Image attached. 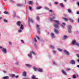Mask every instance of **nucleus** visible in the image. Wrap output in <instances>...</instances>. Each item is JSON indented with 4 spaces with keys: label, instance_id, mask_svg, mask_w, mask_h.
Masks as SVG:
<instances>
[{
    "label": "nucleus",
    "instance_id": "1",
    "mask_svg": "<svg viewBox=\"0 0 79 79\" xmlns=\"http://www.w3.org/2000/svg\"><path fill=\"white\" fill-rule=\"evenodd\" d=\"M33 54V55H35V53L33 52V51H31L29 54H28L27 55L28 56H29L31 58H32V54Z\"/></svg>",
    "mask_w": 79,
    "mask_h": 79
},
{
    "label": "nucleus",
    "instance_id": "2",
    "mask_svg": "<svg viewBox=\"0 0 79 79\" xmlns=\"http://www.w3.org/2000/svg\"><path fill=\"white\" fill-rule=\"evenodd\" d=\"M31 22V23H33L34 22V21L33 20V19H30L28 18V26L31 27V26L30 25V22Z\"/></svg>",
    "mask_w": 79,
    "mask_h": 79
},
{
    "label": "nucleus",
    "instance_id": "3",
    "mask_svg": "<svg viewBox=\"0 0 79 79\" xmlns=\"http://www.w3.org/2000/svg\"><path fill=\"white\" fill-rule=\"evenodd\" d=\"M68 28V31L69 32V33H71V28H72V27L71 25H68L67 27Z\"/></svg>",
    "mask_w": 79,
    "mask_h": 79
},
{
    "label": "nucleus",
    "instance_id": "4",
    "mask_svg": "<svg viewBox=\"0 0 79 79\" xmlns=\"http://www.w3.org/2000/svg\"><path fill=\"white\" fill-rule=\"evenodd\" d=\"M20 29H19L18 30V32H22V30H23V25L21 24V27H20Z\"/></svg>",
    "mask_w": 79,
    "mask_h": 79
},
{
    "label": "nucleus",
    "instance_id": "5",
    "mask_svg": "<svg viewBox=\"0 0 79 79\" xmlns=\"http://www.w3.org/2000/svg\"><path fill=\"white\" fill-rule=\"evenodd\" d=\"M1 50H2V52H3L5 54H6V49L4 48H2L1 49Z\"/></svg>",
    "mask_w": 79,
    "mask_h": 79
},
{
    "label": "nucleus",
    "instance_id": "6",
    "mask_svg": "<svg viewBox=\"0 0 79 79\" xmlns=\"http://www.w3.org/2000/svg\"><path fill=\"white\" fill-rule=\"evenodd\" d=\"M63 52L65 54H66L67 55H69V53L67 50H66L64 49L63 50Z\"/></svg>",
    "mask_w": 79,
    "mask_h": 79
},
{
    "label": "nucleus",
    "instance_id": "7",
    "mask_svg": "<svg viewBox=\"0 0 79 79\" xmlns=\"http://www.w3.org/2000/svg\"><path fill=\"white\" fill-rule=\"evenodd\" d=\"M70 63L72 64H74L76 63V61L73 60H71L70 61Z\"/></svg>",
    "mask_w": 79,
    "mask_h": 79
},
{
    "label": "nucleus",
    "instance_id": "8",
    "mask_svg": "<svg viewBox=\"0 0 79 79\" xmlns=\"http://www.w3.org/2000/svg\"><path fill=\"white\" fill-rule=\"evenodd\" d=\"M55 18V17L53 16L52 18H50L49 19V20L50 21H53V19Z\"/></svg>",
    "mask_w": 79,
    "mask_h": 79
},
{
    "label": "nucleus",
    "instance_id": "9",
    "mask_svg": "<svg viewBox=\"0 0 79 79\" xmlns=\"http://www.w3.org/2000/svg\"><path fill=\"white\" fill-rule=\"evenodd\" d=\"M36 28L38 30V33H40V31H39L40 30V27H39V25H37Z\"/></svg>",
    "mask_w": 79,
    "mask_h": 79
},
{
    "label": "nucleus",
    "instance_id": "10",
    "mask_svg": "<svg viewBox=\"0 0 79 79\" xmlns=\"http://www.w3.org/2000/svg\"><path fill=\"white\" fill-rule=\"evenodd\" d=\"M51 36L52 38H55V36L54 33H51Z\"/></svg>",
    "mask_w": 79,
    "mask_h": 79
},
{
    "label": "nucleus",
    "instance_id": "11",
    "mask_svg": "<svg viewBox=\"0 0 79 79\" xmlns=\"http://www.w3.org/2000/svg\"><path fill=\"white\" fill-rule=\"evenodd\" d=\"M54 31L56 34H58V33H59V31L56 29H54Z\"/></svg>",
    "mask_w": 79,
    "mask_h": 79
},
{
    "label": "nucleus",
    "instance_id": "12",
    "mask_svg": "<svg viewBox=\"0 0 79 79\" xmlns=\"http://www.w3.org/2000/svg\"><path fill=\"white\" fill-rule=\"evenodd\" d=\"M20 24H21V22L20 21H18L17 23V25L18 26H20Z\"/></svg>",
    "mask_w": 79,
    "mask_h": 79
},
{
    "label": "nucleus",
    "instance_id": "13",
    "mask_svg": "<svg viewBox=\"0 0 79 79\" xmlns=\"http://www.w3.org/2000/svg\"><path fill=\"white\" fill-rule=\"evenodd\" d=\"M68 36L66 35H64L63 37V40H65L67 38Z\"/></svg>",
    "mask_w": 79,
    "mask_h": 79
},
{
    "label": "nucleus",
    "instance_id": "14",
    "mask_svg": "<svg viewBox=\"0 0 79 79\" xmlns=\"http://www.w3.org/2000/svg\"><path fill=\"white\" fill-rule=\"evenodd\" d=\"M54 26L55 27L58 29V24H54Z\"/></svg>",
    "mask_w": 79,
    "mask_h": 79
},
{
    "label": "nucleus",
    "instance_id": "15",
    "mask_svg": "<svg viewBox=\"0 0 79 79\" xmlns=\"http://www.w3.org/2000/svg\"><path fill=\"white\" fill-rule=\"evenodd\" d=\"M27 73L26 72L24 71L23 72L22 74L23 76H26Z\"/></svg>",
    "mask_w": 79,
    "mask_h": 79
},
{
    "label": "nucleus",
    "instance_id": "16",
    "mask_svg": "<svg viewBox=\"0 0 79 79\" xmlns=\"http://www.w3.org/2000/svg\"><path fill=\"white\" fill-rule=\"evenodd\" d=\"M61 71L62 74H64V75H66L67 74L66 72H65V71L63 70H62Z\"/></svg>",
    "mask_w": 79,
    "mask_h": 79
},
{
    "label": "nucleus",
    "instance_id": "17",
    "mask_svg": "<svg viewBox=\"0 0 79 79\" xmlns=\"http://www.w3.org/2000/svg\"><path fill=\"white\" fill-rule=\"evenodd\" d=\"M16 5L17 6H23V4H17Z\"/></svg>",
    "mask_w": 79,
    "mask_h": 79
},
{
    "label": "nucleus",
    "instance_id": "18",
    "mask_svg": "<svg viewBox=\"0 0 79 79\" xmlns=\"http://www.w3.org/2000/svg\"><path fill=\"white\" fill-rule=\"evenodd\" d=\"M3 79H9V77L8 76H5L2 77Z\"/></svg>",
    "mask_w": 79,
    "mask_h": 79
},
{
    "label": "nucleus",
    "instance_id": "19",
    "mask_svg": "<svg viewBox=\"0 0 79 79\" xmlns=\"http://www.w3.org/2000/svg\"><path fill=\"white\" fill-rule=\"evenodd\" d=\"M76 41L75 40H73L72 43V44L73 45H76Z\"/></svg>",
    "mask_w": 79,
    "mask_h": 79
},
{
    "label": "nucleus",
    "instance_id": "20",
    "mask_svg": "<svg viewBox=\"0 0 79 79\" xmlns=\"http://www.w3.org/2000/svg\"><path fill=\"white\" fill-rule=\"evenodd\" d=\"M25 65L27 67H28V68H30L31 67V65L30 64H25Z\"/></svg>",
    "mask_w": 79,
    "mask_h": 79
},
{
    "label": "nucleus",
    "instance_id": "21",
    "mask_svg": "<svg viewBox=\"0 0 79 79\" xmlns=\"http://www.w3.org/2000/svg\"><path fill=\"white\" fill-rule=\"evenodd\" d=\"M54 21L55 23H56L57 24H59V23L60 22H59V21L57 20H54Z\"/></svg>",
    "mask_w": 79,
    "mask_h": 79
},
{
    "label": "nucleus",
    "instance_id": "22",
    "mask_svg": "<svg viewBox=\"0 0 79 79\" xmlns=\"http://www.w3.org/2000/svg\"><path fill=\"white\" fill-rule=\"evenodd\" d=\"M68 11L69 13H72V11L71 10V9H68Z\"/></svg>",
    "mask_w": 79,
    "mask_h": 79
},
{
    "label": "nucleus",
    "instance_id": "23",
    "mask_svg": "<svg viewBox=\"0 0 79 79\" xmlns=\"http://www.w3.org/2000/svg\"><path fill=\"white\" fill-rule=\"evenodd\" d=\"M33 69H34V71H37V69L35 67H33Z\"/></svg>",
    "mask_w": 79,
    "mask_h": 79
},
{
    "label": "nucleus",
    "instance_id": "24",
    "mask_svg": "<svg viewBox=\"0 0 79 79\" xmlns=\"http://www.w3.org/2000/svg\"><path fill=\"white\" fill-rule=\"evenodd\" d=\"M31 78L32 79H36L35 77V76H34V75H33L31 77Z\"/></svg>",
    "mask_w": 79,
    "mask_h": 79
},
{
    "label": "nucleus",
    "instance_id": "25",
    "mask_svg": "<svg viewBox=\"0 0 79 79\" xmlns=\"http://www.w3.org/2000/svg\"><path fill=\"white\" fill-rule=\"evenodd\" d=\"M38 71L39 72H42V69H39Z\"/></svg>",
    "mask_w": 79,
    "mask_h": 79
},
{
    "label": "nucleus",
    "instance_id": "26",
    "mask_svg": "<svg viewBox=\"0 0 79 79\" xmlns=\"http://www.w3.org/2000/svg\"><path fill=\"white\" fill-rule=\"evenodd\" d=\"M69 21L70 22H71V23H73V20L71 18L69 19Z\"/></svg>",
    "mask_w": 79,
    "mask_h": 79
},
{
    "label": "nucleus",
    "instance_id": "27",
    "mask_svg": "<svg viewBox=\"0 0 79 79\" xmlns=\"http://www.w3.org/2000/svg\"><path fill=\"white\" fill-rule=\"evenodd\" d=\"M41 8H42L41 6H39V7H36V9L37 10H39L40 9H41Z\"/></svg>",
    "mask_w": 79,
    "mask_h": 79
},
{
    "label": "nucleus",
    "instance_id": "28",
    "mask_svg": "<svg viewBox=\"0 0 79 79\" xmlns=\"http://www.w3.org/2000/svg\"><path fill=\"white\" fill-rule=\"evenodd\" d=\"M29 4H30V5H32V1H29Z\"/></svg>",
    "mask_w": 79,
    "mask_h": 79
},
{
    "label": "nucleus",
    "instance_id": "29",
    "mask_svg": "<svg viewBox=\"0 0 79 79\" xmlns=\"http://www.w3.org/2000/svg\"><path fill=\"white\" fill-rule=\"evenodd\" d=\"M3 21L4 22V23H7L8 22V21H7V20H6L5 19H3Z\"/></svg>",
    "mask_w": 79,
    "mask_h": 79
},
{
    "label": "nucleus",
    "instance_id": "30",
    "mask_svg": "<svg viewBox=\"0 0 79 79\" xmlns=\"http://www.w3.org/2000/svg\"><path fill=\"white\" fill-rule=\"evenodd\" d=\"M58 50L59 52H62V49L58 48Z\"/></svg>",
    "mask_w": 79,
    "mask_h": 79
},
{
    "label": "nucleus",
    "instance_id": "31",
    "mask_svg": "<svg viewBox=\"0 0 79 79\" xmlns=\"http://www.w3.org/2000/svg\"><path fill=\"white\" fill-rule=\"evenodd\" d=\"M53 64H54L55 65H58V64L57 63H56L55 62H53Z\"/></svg>",
    "mask_w": 79,
    "mask_h": 79
},
{
    "label": "nucleus",
    "instance_id": "32",
    "mask_svg": "<svg viewBox=\"0 0 79 79\" xmlns=\"http://www.w3.org/2000/svg\"><path fill=\"white\" fill-rule=\"evenodd\" d=\"M60 6H61L62 7H63L64 6H63V3H60Z\"/></svg>",
    "mask_w": 79,
    "mask_h": 79
},
{
    "label": "nucleus",
    "instance_id": "33",
    "mask_svg": "<svg viewBox=\"0 0 79 79\" xmlns=\"http://www.w3.org/2000/svg\"><path fill=\"white\" fill-rule=\"evenodd\" d=\"M45 9L46 10H49V8H48V7H46V6L45 7Z\"/></svg>",
    "mask_w": 79,
    "mask_h": 79
},
{
    "label": "nucleus",
    "instance_id": "34",
    "mask_svg": "<svg viewBox=\"0 0 79 79\" xmlns=\"http://www.w3.org/2000/svg\"><path fill=\"white\" fill-rule=\"evenodd\" d=\"M36 19L37 20H38V21H39V19H40V18L39 17H37Z\"/></svg>",
    "mask_w": 79,
    "mask_h": 79
},
{
    "label": "nucleus",
    "instance_id": "35",
    "mask_svg": "<svg viewBox=\"0 0 79 79\" xmlns=\"http://www.w3.org/2000/svg\"><path fill=\"white\" fill-rule=\"evenodd\" d=\"M51 47L52 48V49H54L55 48V47H54V46L53 45H51Z\"/></svg>",
    "mask_w": 79,
    "mask_h": 79
},
{
    "label": "nucleus",
    "instance_id": "36",
    "mask_svg": "<svg viewBox=\"0 0 79 79\" xmlns=\"http://www.w3.org/2000/svg\"><path fill=\"white\" fill-rule=\"evenodd\" d=\"M75 45H77V46H79V44L78 43H76L75 44Z\"/></svg>",
    "mask_w": 79,
    "mask_h": 79
},
{
    "label": "nucleus",
    "instance_id": "37",
    "mask_svg": "<svg viewBox=\"0 0 79 79\" xmlns=\"http://www.w3.org/2000/svg\"><path fill=\"white\" fill-rule=\"evenodd\" d=\"M29 10L30 11H32V7H31L29 6Z\"/></svg>",
    "mask_w": 79,
    "mask_h": 79
},
{
    "label": "nucleus",
    "instance_id": "38",
    "mask_svg": "<svg viewBox=\"0 0 79 79\" xmlns=\"http://www.w3.org/2000/svg\"><path fill=\"white\" fill-rule=\"evenodd\" d=\"M34 42H36L37 41V40H36V38H34Z\"/></svg>",
    "mask_w": 79,
    "mask_h": 79
},
{
    "label": "nucleus",
    "instance_id": "39",
    "mask_svg": "<svg viewBox=\"0 0 79 79\" xmlns=\"http://www.w3.org/2000/svg\"><path fill=\"white\" fill-rule=\"evenodd\" d=\"M64 19L65 20V21H68V19L66 18H64Z\"/></svg>",
    "mask_w": 79,
    "mask_h": 79
},
{
    "label": "nucleus",
    "instance_id": "40",
    "mask_svg": "<svg viewBox=\"0 0 79 79\" xmlns=\"http://www.w3.org/2000/svg\"><path fill=\"white\" fill-rule=\"evenodd\" d=\"M36 38H37V39H38V40H39V39H40L39 37H38V36H36Z\"/></svg>",
    "mask_w": 79,
    "mask_h": 79
},
{
    "label": "nucleus",
    "instance_id": "41",
    "mask_svg": "<svg viewBox=\"0 0 79 79\" xmlns=\"http://www.w3.org/2000/svg\"><path fill=\"white\" fill-rule=\"evenodd\" d=\"M18 63H19V62L17 61H16V62H15V64H16L17 65H18Z\"/></svg>",
    "mask_w": 79,
    "mask_h": 79
},
{
    "label": "nucleus",
    "instance_id": "42",
    "mask_svg": "<svg viewBox=\"0 0 79 79\" xmlns=\"http://www.w3.org/2000/svg\"><path fill=\"white\" fill-rule=\"evenodd\" d=\"M11 76L12 77H15V74L12 75Z\"/></svg>",
    "mask_w": 79,
    "mask_h": 79
},
{
    "label": "nucleus",
    "instance_id": "43",
    "mask_svg": "<svg viewBox=\"0 0 79 79\" xmlns=\"http://www.w3.org/2000/svg\"><path fill=\"white\" fill-rule=\"evenodd\" d=\"M9 45H11L12 44V43L11 41H9Z\"/></svg>",
    "mask_w": 79,
    "mask_h": 79
},
{
    "label": "nucleus",
    "instance_id": "44",
    "mask_svg": "<svg viewBox=\"0 0 79 79\" xmlns=\"http://www.w3.org/2000/svg\"><path fill=\"white\" fill-rule=\"evenodd\" d=\"M76 75H74L73 76V78H74V79H75V78H76Z\"/></svg>",
    "mask_w": 79,
    "mask_h": 79
},
{
    "label": "nucleus",
    "instance_id": "45",
    "mask_svg": "<svg viewBox=\"0 0 79 79\" xmlns=\"http://www.w3.org/2000/svg\"><path fill=\"white\" fill-rule=\"evenodd\" d=\"M54 3L56 5H57V4H58V2H54Z\"/></svg>",
    "mask_w": 79,
    "mask_h": 79
},
{
    "label": "nucleus",
    "instance_id": "46",
    "mask_svg": "<svg viewBox=\"0 0 79 79\" xmlns=\"http://www.w3.org/2000/svg\"><path fill=\"white\" fill-rule=\"evenodd\" d=\"M49 12L50 13H52V12H53V11L52 10H50L49 11Z\"/></svg>",
    "mask_w": 79,
    "mask_h": 79
},
{
    "label": "nucleus",
    "instance_id": "47",
    "mask_svg": "<svg viewBox=\"0 0 79 79\" xmlns=\"http://www.w3.org/2000/svg\"><path fill=\"white\" fill-rule=\"evenodd\" d=\"M77 4L78 6H79V2H77Z\"/></svg>",
    "mask_w": 79,
    "mask_h": 79
},
{
    "label": "nucleus",
    "instance_id": "48",
    "mask_svg": "<svg viewBox=\"0 0 79 79\" xmlns=\"http://www.w3.org/2000/svg\"><path fill=\"white\" fill-rule=\"evenodd\" d=\"M69 70H71V69H70V68H68L66 69V71H69Z\"/></svg>",
    "mask_w": 79,
    "mask_h": 79
},
{
    "label": "nucleus",
    "instance_id": "49",
    "mask_svg": "<svg viewBox=\"0 0 79 79\" xmlns=\"http://www.w3.org/2000/svg\"><path fill=\"white\" fill-rule=\"evenodd\" d=\"M34 47L35 48H37V45H36V44H34Z\"/></svg>",
    "mask_w": 79,
    "mask_h": 79
},
{
    "label": "nucleus",
    "instance_id": "50",
    "mask_svg": "<svg viewBox=\"0 0 79 79\" xmlns=\"http://www.w3.org/2000/svg\"><path fill=\"white\" fill-rule=\"evenodd\" d=\"M52 52L54 53H56V51H55V50H53V51H52Z\"/></svg>",
    "mask_w": 79,
    "mask_h": 79
},
{
    "label": "nucleus",
    "instance_id": "51",
    "mask_svg": "<svg viewBox=\"0 0 79 79\" xmlns=\"http://www.w3.org/2000/svg\"><path fill=\"white\" fill-rule=\"evenodd\" d=\"M62 24L63 25V26H65L66 24L65 23H63Z\"/></svg>",
    "mask_w": 79,
    "mask_h": 79
},
{
    "label": "nucleus",
    "instance_id": "52",
    "mask_svg": "<svg viewBox=\"0 0 79 79\" xmlns=\"http://www.w3.org/2000/svg\"><path fill=\"white\" fill-rule=\"evenodd\" d=\"M19 76H15V78H16V79H17V78H18V77Z\"/></svg>",
    "mask_w": 79,
    "mask_h": 79
},
{
    "label": "nucleus",
    "instance_id": "53",
    "mask_svg": "<svg viewBox=\"0 0 79 79\" xmlns=\"http://www.w3.org/2000/svg\"><path fill=\"white\" fill-rule=\"evenodd\" d=\"M77 57L78 58V59H79V55L77 54Z\"/></svg>",
    "mask_w": 79,
    "mask_h": 79
},
{
    "label": "nucleus",
    "instance_id": "54",
    "mask_svg": "<svg viewBox=\"0 0 79 79\" xmlns=\"http://www.w3.org/2000/svg\"><path fill=\"white\" fill-rule=\"evenodd\" d=\"M21 42H22V43H24V41H23V40H21Z\"/></svg>",
    "mask_w": 79,
    "mask_h": 79
},
{
    "label": "nucleus",
    "instance_id": "55",
    "mask_svg": "<svg viewBox=\"0 0 79 79\" xmlns=\"http://www.w3.org/2000/svg\"><path fill=\"white\" fill-rule=\"evenodd\" d=\"M4 13H5V14H7V13H8V12H7L6 11H5Z\"/></svg>",
    "mask_w": 79,
    "mask_h": 79
},
{
    "label": "nucleus",
    "instance_id": "56",
    "mask_svg": "<svg viewBox=\"0 0 79 79\" xmlns=\"http://www.w3.org/2000/svg\"><path fill=\"white\" fill-rule=\"evenodd\" d=\"M3 72L4 73H6V71H3Z\"/></svg>",
    "mask_w": 79,
    "mask_h": 79
},
{
    "label": "nucleus",
    "instance_id": "57",
    "mask_svg": "<svg viewBox=\"0 0 79 79\" xmlns=\"http://www.w3.org/2000/svg\"><path fill=\"white\" fill-rule=\"evenodd\" d=\"M77 15H79V11H77Z\"/></svg>",
    "mask_w": 79,
    "mask_h": 79
},
{
    "label": "nucleus",
    "instance_id": "58",
    "mask_svg": "<svg viewBox=\"0 0 79 79\" xmlns=\"http://www.w3.org/2000/svg\"><path fill=\"white\" fill-rule=\"evenodd\" d=\"M77 68H79V65H77Z\"/></svg>",
    "mask_w": 79,
    "mask_h": 79
},
{
    "label": "nucleus",
    "instance_id": "59",
    "mask_svg": "<svg viewBox=\"0 0 79 79\" xmlns=\"http://www.w3.org/2000/svg\"><path fill=\"white\" fill-rule=\"evenodd\" d=\"M16 14V12L15 11L14 12V15H15Z\"/></svg>",
    "mask_w": 79,
    "mask_h": 79
},
{
    "label": "nucleus",
    "instance_id": "60",
    "mask_svg": "<svg viewBox=\"0 0 79 79\" xmlns=\"http://www.w3.org/2000/svg\"><path fill=\"white\" fill-rule=\"evenodd\" d=\"M62 28H64V27L63 25L62 26Z\"/></svg>",
    "mask_w": 79,
    "mask_h": 79
},
{
    "label": "nucleus",
    "instance_id": "61",
    "mask_svg": "<svg viewBox=\"0 0 79 79\" xmlns=\"http://www.w3.org/2000/svg\"><path fill=\"white\" fill-rule=\"evenodd\" d=\"M53 15V14H51L50 15V16H52Z\"/></svg>",
    "mask_w": 79,
    "mask_h": 79
},
{
    "label": "nucleus",
    "instance_id": "62",
    "mask_svg": "<svg viewBox=\"0 0 79 79\" xmlns=\"http://www.w3.org/2000/svg\"><path fill=\"white\" fill-rule=\"evenodd\" d=\"M15 16H16V14L15 15L14 14V17H15Z\"/></svg>",
    "mask_w": 79,
    "mask_h": 79
},
{
    "label": "nucleus",
    "instance_id": "63",
    "mask_svg": "<svg viewBox=\"0 0 79 79\" xmlns=\"http://www.w3.org/2000/svg\"><path fill=\"white\" fill-rule=\"evenodd\" d=\"M78 22L79 23V19H78Z\"/></svg>",
    "mask_w": 79,
    "mask_h": 79
},
{
    "label": "nucleus",
    "instance_id": "64",
    "mask_svg": "<svg viewBox=\"0 0 79 79\" xmlns=\"http://www.w3.org/2000/svg\"><path fill=\"white\" fill-rule=\"evenodd\" d=\"M23 79H30L28 78H23Z\"/></svg>",
    "mask_w": 79,
    "mask_h": 79
}]
</instances>
